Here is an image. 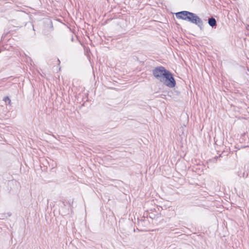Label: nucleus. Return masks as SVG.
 Returning <instances> with one entry per match:
<instances>
[{"instance_id":"obj_2","label":"nucleus","mask_w":249,"mask_h":249,"mask_svg":"<svg viewBox=\"0 0 249 249\" xmlns=\"http://www.w3.org/2000/svg\"><path fill=\"white\" fill-rule=\"evenodd\" d=\"M186 20L196 24L198 26H200L202 25V22L201 18L196 15L193 13H190L188 17L187 18Z\"/></svg>"},{"instance_id":"obj_4","label":"nucleus","mask_w":249,"mask_h":249,"mask_svg":"<svg viewBox=\"0 0 249 249\" xmlns=\"http://www.w3.org/2000/svg\"><path fill=\"white\" fill-rule=\"evenodd\" d=\"M208 23L211 26L213 27L216 25V20L213 18H210L208 20Z\"/></svg>"},{"instance_id":"obj_1","label":"nucleus","mask_w":249,"mask_h":249,"mask_svg":"<svg viewBox=\"0 0 249 249\" xmlns=\"http://www.w3.org/2000/svg\"><path fill=\"white\" fill-rule=\"evenodd\" d=\"M154 76L160 82L169 88L176 85V81L172 74L163 67H158L153 71Z\"/></svg>"},{"instance_id":"obj_6","label":"nucleus","mask_w":249,"mask_h":249,"mask_svg":"<svg viewBox=\"0 0 249 249\" xmlns=\"http://www.w3.org/2000/svg\"><path fill=\"white\" fill-rule=\"evenodd\" d=\"M58 61L59 63H60V60L59 59H58Z\"/></svg>"},{"instance_id":"obj_5","label":"nucleus","mask_w":249,"mask_h":249,"mask_svg":"<svg viewBox=\"0 0 249 249\" xmlns=\"http://www.w3.org/2000/svg\"><path fill=\"white\" fill-rule=\"evenodd\" d=\"M3 100L5 101V102L6 103H7L9 105H10V103H11V100H10V98H9L8 97H7V96L5 97L4 98V99H3Z\"/></svg>"},{"instance_id":"obj_3","label":"nucleus","mask_w":249,"mask_h":249,"mask_svg":"<svg viewBox=\"0 0 249 249\" xmlns=\"http://www.w3.org/2000/svg\"><path fill=\"white\" fill-rule=\"evenodd\" d=\"M190 13L189 12L184 11L178 12L176 15L177 18L186 20Z\"/></svg>"}]
</instances>
